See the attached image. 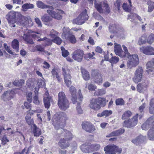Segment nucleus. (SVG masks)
Segmentation results:
<instances>
[{"mask_svg":"<svg viewBox=\"0 0 154 154\" xmlns=\"http://www.w3.org/2000/svg\"><path fill=\"white\" fill-rule=\"evenodd\" d=\"M67 119L66 115L63 112H60L55 115L53 121L54 126L57 130L56 136L57 138L64 137L61 139L58 144L62 149H64L69 146L68 140L72 138V134L69 131L63 128L65 125L66 121Z\"/></svg>","mask_w":154,"mask_h":154,"instance_id":"obj_1","label":"nucleus"},{"mask_svg":"<svg viewBox=\"0 0 154 154\" xmlns=\"http://www.w3.org/2000/svg\"><path fill=\"white\" fill-rule=\"evenodd\" d=\"M58 105L60 109L65 110L69 108V103L64 92H60L58 95Z\"/></svg>","mask_w":154,"mask_h":154,"instance_id":"obj_2","label":"nucleus"},{"mask_svg":"<svg viewBox=\"0 0 154 154\" xmlns=\"http://www.w3.org/2000/svg\"><path fill=\"white\" fill-rule=\"evenodd\" d=\"M29 34L26 35L24 34L23 36V38L24 40L28 43L32 44L34 43L33 40L31 38H40L42 35L40 31L34 32L31 30H29L28 31Z\"/></svg>","mask_w":154,"mask_h":154,"instance_id":"obj_3","label":"nucleus"},{"mask_svg":"<svg viewBox=\"0 0 154 154\" xmlns=\"http://www.w3.org/2000/svg\"><path fill=\"white\" fill-rule=\"evenodd\" d=\"M109 28L110 32L113 33H119L120 37L122 38H124L125 33V31L122 28L119 27L118 25L115 24H112L109 26Z\"/></svg>","mask_w":154,"mask_h":154,"instance_id":"obj_4","label":"nucleus"},{"mask_svg":"<svg viewBox=\"0 0 154 154\" xmlns=\"http://www.w3.org/2000/svg\"><path fill=\"white\" fill-rule=\"evenodd\" d=\"M127 57L129 59L127 63L128 68H131L132 67H135L139 64V60L136 54H133L131 55L130 54Z\"/></svg>","mask_w":154,"mask_h":154,"instance_id":"obj_5","label":"nucleus"},{"mask_svg":"<svg viewBox=\"0 0 154 154\" xmlns=\"http://www.w3.org/2000/svg\"><path fill=\"white\" fill-rule=\"evenodd\" d=\"M104 150L107 153L110 154H119L122 149L115 145L107 146L104 148Z\"/></svg>","mask_w":154,"mask_h":154,"instance_id":"obj_6","label":"nucleus"},{"mask_svg":"<svg viewBox=\"0 0 154 154\" xmlns=\"http://www.w3.org/2000/svg\"><path fill=\"white\" fill-rule=\"evenodd\" d=\"M63 33L62 34L63 38L68 40L72 43H76V40L74 35H70V32L69 30L64 27L63 29Z\"/></svg>","mask_w":154,"mask_h":154,"instance_id":"obj_7","label":"nucleus"},{"mask_svg":"<svg viewBox=\"0 0 154 154\" xmlns=\"http://www.w3.org/2000/svg\"><path fill=\"white\" fill-rule=\"evenodd\" d=\"M138 114H136V115L131 119L127 121H125L124 122L123 126L128 128H130L135 126L137 122Z\"/></svg>","mask_w":154,"mask_h":154,"instance_id":"obj_8","label":"nucleus"},{"mask_svg":"<svg viewBox=\"0 0 154 154\" xmlns=\"http://www.w3.org/2000/svg\"><path fill=\"white\" fill-rule=\"evenodd\" d=\"M63 74L64 77V81L67 87L70 85L71 82L70 80L71 77L70 74V70L67 67L62 68Z\"/></svg>","mask_w":154,"mask_h":154,"instance_id":"obj_9","label":"nucleus"},{"mask_svg":"<svg viewBox=\"0 0 154 154\" xmlns=\"http://www.w3.org/2000/svg\"><path fill=\"white\" fill-rule=\"evenodd\" d=\"M91 75L95 83L99 85L102 83L103 80L102 76L97 70H92Z\"/></svg>","mask_w":154,"mask_h":154,"instance_id":"obj_10","label":"nucleus"},{"mask_svg":"<svg viewBox=\"0 0 154 154\" xmlns=\"http://www.w3.org/2000/svg\"><path fill=\"white\" fill-rule=\"evenodd\" d=\"M47 12L52 17L57 20H60L62 19V16L61 14H62L64 13L63 11L59 10H57L56 11L52 10H47Z\"/></svg>","mask_w":154,"mask_h":154,"instance_id":"obj_11","label":"nucleus"},{"mask_svg":"<svg viewBox=\"0 0 154 154\" xmlns=\"http://www.w3.org/2000/svg\"><path fill=\"white\" fill-rule=\"evenodd\" d=\"M154 127V116H152L149 118L146 122L143 124L141 128L143 130H146L149 128Z\"/></svg>","mask_w":154,"mask_h":154,"instance_id":"obj_12","label":"nucleus"},{"mask_svg":"<svg viewBox=\"0 0 154 154\" xmlns=\"http://www.w3.org/2000/svg\"><path fill=\"white\" fill-rule=\"evenodd\" d=\"M84 55V52L81 50H75L72 54V57L75 60L80 62L82 61Z\"/></svg>","mask_w":154,"mask_h":154,"instance_id":"obj_13","label":"nucleus"},{"mask_svg":"<svg viewBox=\"0 0 154 154\" xmlns=\"http://www.w3.org/2000/svg\"><path fill=\"white\" fill-rule=\"evenodd\" d=\"M143 70L141 67H139L136 71L135 75L133 78V81L137 83L140 82L143 76Z\"/></svg>","mask_w":154,"mask_h":154,"instance_id":"obj_14","label":"nucleus"},{"mask_svg":"<svg viewBox=\"0 0 154 154\" xmlns=\"http://www.w3.org/2000/svg\"><path fill=\"white\" fill-rule=\"evenodd\" d=\"M82 126L83 129L90 133H92L95 129L94 126L93 125L87 122H83Z\"/></svg>","mask_w":154,"mask_h":154,"instance_id":"obj_15","label":"nucleus"},{"mask_svg":"<svg viewBox=\"0 0 154 154\" xmlns=\"http://www.w3.org/2000/svg\"><path fill=\"white\" fill-rule=\"evenodd\" d=\"M146 71L149 74L152 75L154 73V58L148 62L146 65Z\"/></svg>","mask_w":154,"mask_h":154,"instance_id":"obj_16","label":"nucleus"},{"mask_svg":"<svg viewBox=\"0 0 154 154\" xmlns=\"http://www.w3.org/2000/svg\"><path fill=\"white\" fill-rule=\"evenodd\" d=\"M141 52L147 55H154V48L151 46H143L140 48Z\"/></svg>","mask_w":154,"mask_h":154,"instance_id":"obj_17","label":"nucleus"},{"mask_svg":"<svg viewBox=\"0 0 154 154\" xmlns=\"http://www.w3.org/2000/svg\"><path fill=\"white\" fill-rule=\"evenodd\" d=\"M13 92L12 90H9L5 92L1 97L2 99L5 101L10 100L13 97Z\"/></svg>","mask_w":154,"mask_h":154,"instance_id":"obj_18","label":"nucleus"},{"mask_svg":"<svg viewBox=\"0 0 154 154\" xmlns=\"http://www.w3.org/2000/svg\"><path fill=\"white\" fill-rule=\"evenodd\" d=\"M16 14L13 11L9 12L6 15V18L8 23L16 22Z\"/></svg>","mask_w":154,"mask_h":154,"instance_id":"obj_19","label":"nucleus"},{"mask_svg":"<svg viewBox=\"0 0 154 154\" xmlns=\"http://www.w3.org/2000/svg\"><path fill=\"white\" fill-rule=\"evenodd\" d=\"M90 107L95 110H98L100 108V106L98 103L97 99L92 98L90 100Z\"/></svg>","mask_w":154,"mask_h":154,"instance_id":"obj_20","label":"nucleus"},{"mask_svg":"<svg viewBox=\"0 0 154 154\" xmlns=\"http://www.w3.org/2000/svg\"><path fill=\"white\" fill-rule=\"evenodd\" d=\"M69 91L72 95L71 100L72 103L73 104H75L77 99L75 88L73 86H71L69 88Z\"/></svg>","mask_w":154,"mask_h":154,"instance_id":"obj_21","label":"nucleus"},{"mask_svg":"<svg viewBox=\"0 0 154 154\" xmlns=\"http://www.w3.org/2000/svg\"><path fill=\"white\" fill-rule=\"evenodd\" d=\"M146 139V136L140 135L135 139L132 140L131 141L133 143L137 145L140 143H143Z\"/></svg>","mask_w":154,"mask_h":154,"instance_id":"obj_22","label":"nucleus"},{"mask_svg":"<svg viewBox=\"0 0 154 154\" xmlns=\"http://www.w3.org/2000/svg\"><path fill=\"white\" fill-rule=\"evenodd\" d=\"M114 49L115 53L116 55L122 57H123V55L122 54V53H123V51L120 45H115Z\"/></svg>","mask_w":154,"mask_h":154,"instance_id":"obj_23","label":"nucleus"},{"mask_svg":"<svg viewBox=\"0 0 154 154\" xmlns=\"http://www.w3.org/2000/svg\"><path fill=\"white\" fill-rule=\"evenodd\" d=\"M125 131V130L124 128H120L118 130L111 132L109 134L108 137L117 136L123 134Z\"/></svg>","mask_w":154,"mask_h":154,"instance_id":"obj_24","label":"nucleus"},{"mask_svg":"<svg viewBox=\"0 0 154 154\" xmlns=\"http://www.w3.org/2000/svg\"><path fill=\"white\" fill-rule=\"evenodd\" d=\"M32 128V133L35 137H38L41 135L42 134L41 130L37 127L35 124L33 125V127Z\"/></svg>","mask_w":154,"mask_h":154,"instance_id":"obj_25","label":"nucleus"},{"mask_svg":"<svg viewBox=\"0 0 154 154\" xmlns=\"http://www.w3.org/2000/svg\"><path fill=\"white\" fill-rule=\"evenodd\" d=\"M80 149L83 152L85 153H89L92 152V150L91 149L90 145H82L80 146Z\"/></svg>","mask_w":154,"mask_h":154,"instance_id":"obj_26","label":"nucleus"},{"mask_svg":"<svg viewBox=\"0 0 154 154\" xmlns=\"http://www.w3.org/2000/svg\"><path fill=\"white\" fill-rule=\"evenodd\" d=\"M146 87V85L144 82L139 84L137 86V90L139 92H142L145 91Z\"/></svg>","mask_w":154,"mask_h":154,"instance_id":"obj_27","label":"nucleus"},{"mask_svg":"<svg viewBox=\"0 0 154 154\" xmlns=\"http://www.w3.org/2000/svg\"><path fill=\"white\" fill-rule=\"evenodd\" d=\"M112 112L111 110H105L103 111L101 113H99L97 114L98 117H102L105 116H108L112 114Z\"/></svg>","mask_w":154,"mask_h":154,"instance_id":"obj_28","label":"nucleus"},{"mask_svg":"<svg viewBox=\"0 0 154 154\" xmlns=\"http://www.w3.org/2000/svg\"><path fill=\"white\" fill-rule=\"evenodd\" d=\"M81 73L84 79L85 80H88L90 79V75L89 72L84 69H81Z\"/></svg>","mask_w":154,"mask_h":154,"instance_id":"obj_29","label":"nucleus"},{"mask_svg":"<svg viewBox=\"0 0 154 154\" xmlns=\"http://www.w3.org/2000/svg\"><path fill=\"white\" fill-rule=\"evenodd\" d=\"M51 101V98L49 97H44V103L45 108L48 109L50 106V102Z\"/></svg>","mask_w":154,"mask_h":154,"instance_id":"obj_30","label":"nucleus"},{"mask_svg":"<svg viewBox=\"0 0 154 154\" xmlns=\"http://www.w3.org/2000/svg\"><path fill=\"white\" fill-rule=\"evenodd\" d=\"M19 45V42L17 39H14L12 42V47L16 51H18Z\"/></svg>","mask_w":154,"mask_h":154,"instance_id":"obj_31","label":"nucleus"},{"mask_svg":"<svg viewBox=\"0 0 154 154\" xmlns=\"http://www.w3.org/2000/svg\"><path fill=\"white\" fill-rule=\"evenodd\" d=\"M81 17L79 15L77 18L73 20V23L78 25H81L83 24L85 22Z\"/></svg>","mask_w":154,"mask_h":154,"instance_id":"obj_32","label":"nucleus"},{"mask_svg":"<svg viewBox=\"0 0 154 154\" xmlns=\"http://www.w3.org/2000/svg\"><path fill=\"white\" fill-rule=\"evenodd\" d=\"M79 16L85 22L88 20V16L87 14V11L86 9L84 10L80 14Z\"/></svg>","mask_w":154,"mask_h":154,"instance_id":"obj_33","label":"nucleus"},{"mask_svg":"<svg viewBox=\"0 0 154 154\" xmlns=\"http://www.w3.org/2000/svg\"><path fill=\"white\" fill-rule=\"evenodd\" d=\"M154 127H152L148 132V136L149 139L150 140H154Z\"/></svg>","mask_w":154,"mask_h":154,"instance_id":"obj_34","label":"nucleus"},{"mask_svg":"<svg viewBox=\"0 0 154 154\" xmlns=\"http://www.w3.org/2000/svg\"><path fill=\"white\" fill-rule=\"evenodd\" d=\"M41 19L42 22L44 23H49L52 19L51 17L48 16L47 14H45L41 17Z\"/></svg>","mask_w":154,"mask_h":154,"instance_id":"obj_35","label":"nucleus"},{"mask_svg":"<svg viewBox=\"0 0 154 154\" xmlns=\"http://www.w3.org/2000/svg\"><path fill=\"white\" fill-rule=\"evenodd\" d=\"M149 112L151 114H154V98H152L150 101Z\"/></svg>","mask_w":154,"mask_h":154,"instance_id":"obj_36","label":"nucleus"},{"mask_svg":"<svg viewBox=\"0 0 154 154\" xmlns=\"http://www.w3.org/2000/svg\"><path fill=\"white\" fill-rule=\"evenodd\" d=\"M131 114L132 113L130 111H126L123 114L122 119L123 120L126 119L130 117L131 116Z\"/></svg>","mask_w":154,"mask_h":154,"instance_id":"obj_37","label":"nucleus"},{"mask_svg":"<svg viewBox=\"0 0 154 154\" xmlns=\"http://www.w3.org/2000/svg\"><path fill=\"white\" fill-rule=\"evenodd\" d=\"M94 5L95 8L99 13H102L103 12V10L101 4L96 3V2H94Z\"/></svg>","mask_w":154,"mask_h":154,"instance_id":"obj_38","label":"nucleus"},{"mask_svg":"<svg viewBox=\"0 0 154 154\" xmlns=\"http://www.w3.org/2000/svg\"><path fill=\"white\" fill-rule=\"evenodd\" d=\"M98 100V102L99 105H101L102 106H104L106 104V99L105 98H99L97 99Z\"/></svg>","mask_w":154,"mask_h":154,"instance_id":"obj_39","label":"nucleus"},{"mask_svg":"<svg viewBox=\"0 0 154 154\" xmlns=\"http://www.w3.org/2000/svg\"><path fill=\"white\" fill-rule=\"evenodd\" d=\"M24 83V80H15L13 82L14 85L16 86H21Z\"/></svg>","mask_w":154,"mask_h":154,"instance_id":"obj_40","label":"nucleus"},{"mask_svg":"<svg viewBox=\"0 0 154 154\" xmlns=\"http://www.w3.org/2000/svg\"><path fill=\"white\" fill-rule=\"evenodd\" d=\"M124 100L122 98L117 99L116 100V104L117 106H122L125 104Z\"/></svg>","mask_w":154,"mask_h":154,"instance_id":"obj_41","label":"nucleus"},{"mask_svg":"<svg viewBox=\"0 0 154 154\" xmlns=\"http://www.w3.org/2000/svg\"><path fill=\"white\" fill-rule=\"evenodd\" d=\"M22 8L23 9H32L34 8V5L32 4L25 3L22 5Z\"/></svg>","mask_w":154,"mask_h":154,"instance_id":"obj_42","label":"nucleus"},{"mask_svg":"<svg viewBox=\"0 0 154 154\" xmlns=\"http://www.w3.org/2000/svg\"><path fill=\"white\" fill-rule=\"evenodd\" d=\"M122 8L126 12H130L131 11V7L129 6L127 3H124L122 5Z\"/></svg>","mask_w":154,"mask_h":154,"instance_id":"obj_43","label":"nucleus"},{"mask_svg":"<svg viewBox=\"0 0 154 154\" xmlns=\"http://www.w3.org/2000/svg\"><path fill=\"white\" fill-rule=\"evenodd\" d=\"M106 91L105 89L102 88L98 89L96 91V94L98 96L102 95L105 94Z\"/></svg>","mask_w":154,"mask_h":154,"instance_id":"obj_44","label":"nucleus"},{"mask_svg":"<svg viewBox=\"0 0 154 154\" xmlns=\"http://www.w3.org/2000/svg\"><path fill=\"white\" fill-rule=\"evenodd\" d=\"M2 144L3 145H5L7 142L9 141V140L7 138L6 135L3 136L1 137Z\"/></svg>","mask_w":154,"mask_h":154,"instance_id":"obj_45","label":"nucleus"},{"mask_svg":"<svg viewBox=\"0 0 154 154\" xmlns=\"http://www.w3.org/2000/svg\"><path fill=\"white\" fill-rule=\"evenodd\" d=\"M37 7L42 9L46 8V5L45 4L41 1H38L37 2Z\"/></svg>","mask_w":154,"mask_h":154,"instance_id":"obj_46","label":"nucleus"},{"mask_svg":"<svg viewBox=\"0 0 154 154\" xmlns=\"http://www.w3.org/2000/svg\"><path fill=\"white\" fill-rule=\"evenodd\" d=\"M146 37L145 35L142 36L139 38L138 43L139 45H141L146 43Z\"/></svg>","mask_w":154,"mask_h":154,"instance_id":"obj_47","label":"nucleus"},{"mask_svg":"<svg viewBox=\"0 0 154 154\" xmlns=\"http://www.w3.org/2000/svg\"><path fill=\"white\" fill-rule=\"evenodd\" d=\"M92 152L93 151L98 150L100 148V146L99 144H93L90 145Z\"/></svg>","mask_w":154,"mask_h":154,"instance_id":"obj_48","label":"nucleus"},{"mask_svg":"<svg viewBox=\"0 0 154 154\" xmlns=\"http://www.w3.org/2000/svg\"><path fill=\"white\" fill-rule=\"evenodd\" d=\"M60 48L62 51V56L65 57H67L69 54L68 51L67 50H66L63 46L61 47Z\"/></svg>","mask_w":154,"mask_h":154,"instance_id":"obj_49","label":"nucleus"},{"mask_svg":"<svg viewBox=\"0 0 154 154\" xmlns=\"http://www.w3.org/2000/svg\"><path fill=\"white\" fill-rule=\"evenodd\" d=\"M119 60V59L118 57L115 56H112V57L110 60V62L112 64L116 63H117Z\"/></svg>","mask_w":154,"mask_h":154,"instance_id":"obj_50","label":"nucleus"},{"mask_svg":"<svg viewBox=\"0 0 154 154\" xmlns=\"http://www.w3.org/2000/svg\"><path fill=\"white\" fill-rule=\"evenodd\" d=\"M52 42V41L51 40L46 38L44 42L43 43L42 45L45 46H49L51 44Z\"/></svg>","mask_w":154,"mask_h":154,"instance_id":"obj_51","label":"nucleus"},{"mask_svg":"<svg viewBox=\"0 0 154 154\" xmlns=\"http://www.w3.org/2000/svg\"><path fill=\"white\" fill-rule=\"evenodd\" d=\"M154 42V35L151 34L148 37L147 40V43L149 44H151Z\"/></svg>","mask_w":154,"mask_h":154,"instance_id":"obj_52","label":"nucleus"},{"mask_svg":"<svg viewBox=\"0 0 154 154\" xmlns=\"http://www.w3.org/2000/svg\"><path fill=\"white\" fill-rule=\"evenodd\" d=\"M122 47L125 51L124 54H123V57H128L129 55H130V54L128 52L127 48L124 45H122Z\"/></svg>","mask_w":154,"mask_h":154,"instance_id":"obj_53","label":"nucleus"},{"mask_svg":"<svg viewBox=\"0 0 154 154\" xmlns=\"http://www.w3.org/2000/svg\"><path fill=\"white\" fill-rule=\"evenodd\" d=\"M121 1L120 0H117L116 3L115 4V6L117 8L118 11L120 10L121 5Z\"/></svg>","mask_w":154,"mask_h":154,"instance_id":"obj_54","label":"nucleus"},{"mask_svg":"<svg viewBox=\"0 0 154 154\" xmlns=\"http://www.w3.org/2000/svg\"><path fill=\"white\" fill-rule=\"evenodd\" d=\"M33 103L36 104H38L39 103V101L38 100V93H36V92H35V96L33 97Z\"/></svg>","mask_w":154,"mask_h":154,"instance_id":"obj_55","label":"nucleus"},{"mask_svg":"<svg viewBox=\"0 0 154 154\" xmlns=\"http://www.w3.org/2000/svg\"><path fill=\"white\" fill-rule=\"evenodd\" d=\"M62 42L61 38L58 37L56 36L54 40V42L58 45H60Z\"/></svg>","mask_w":154,"mask_h":154,"instance_id":"obj_56","label":"nucleus"},{"mask_svg":"<svg viewBox=\"0 0 154 154\" xmlns=\"http://www.w3.org/2000/svg\"><path fill=\"white\" fill-rule=\"evenodd\" d=\"M58 34V32L52 29L50 32V35L52 38H55Z\"/></svg>","mask_w":154,"mask_h":154,"instance_id":"obj_57","label":"nucleus"},{"mask_svg":"<svg viewBox=\"0 0 154 154\" xmlns=\"http://www.w3.org/2000/svg\"><path fill=\"white\" fill-rule=\"evenodd\" d=\"M137 14L135 13H131L128 16V19H131V21H133V20H135L136 18Z\"/></svg>","mask_w":154,"mask_h":154,"instance_id":"obj_58","label":"nucleus"},{"mask_svg":"<svg viewBox=\"0 0 154 154\" xmlns=\"http://www.w3.org/2000/svg\"><path fill=\"white\" fill-rule=\"evenodd\" d=\"M103 7L105 8L106 10V12L108 14L110 12V8L109 7L108 4L105 2L103 3Z\"/></svg>","mask_w":154,"mask_h":154,"instance_id":"obj_59","label":"nucleus"},{"mask_svg":"<svg viewBox=\"0 0 154 154\" xmlns=\"http://www.w3.org/2000/svg\"><path fill=\"white\" fill-rule=\"evenodd\" d=\"M88 89L90 91H94L97 88V86L92 84H88Z\"/></svg>","mask_w":154,"mask_h":154,"instance_id":"obj_60","label":"nucleus"},{"mask_svg":"<svg viewBox=\"0 0 154 154\" xmlns=\"http://www.w3.org/2000/svg\"><path fill=\"white\" fill-rule=\"evenodd\" d=\"M35 21L38 25V26L42 27V24L40 20L37 17L35 19Z\"/></svg>","mask_w":154,"mask_h":154,"instance_id":"obj_61","label":"nucleus"},{"mask_svg":"<svg viewBox=\"0 0 154 154\" xmlns=\"http://www.w3.org/2000/svg\"><path fill=\"white\" fill-rule=\"evenodd\" d=\"M94 54H92L91 53H88L85 54L84 56V58L87 60H88L89 59L92 58Z\"/></svg>","mask_w":154,"mask_h":154,"instance_id":"obj_62","label":"nucleus"},{"mask_svg":"<svg viewBox=\"0 0 154 154\" xmlns=\"http://www.w3.org/2000/svg\"><path fill=\"white\" fill-rule=\"evenodd\" d=\"M80 105V104L79 103H77L76 109L78 113L79 114H81L82 113L83 111L81 108Z\"/></svg>","mask_w":154,"mask_h":154,"instance_id":"obj_63","label":"nucleus"},{"mask_svg":"<svg viewBox=\"0 0 154 154\" xmlns=\"http://www.w3.org/2000/svg\"><path fill=\"white\" fill-rule=\"evenodd\" d=\"M24 105L26 108L27 109H31V106L29 103L25 102L24 103Z\"/></svg>","mask_w":154,"mask_h":154,"instance_id":"obj_64","label":"nucleus"}]
</instances>
